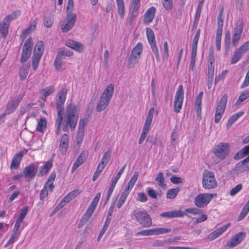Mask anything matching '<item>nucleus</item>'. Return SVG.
<instances>
[{
    "instance_id": "nucleus-1",
    "label": "nucleus",
    "mask_w": 249,
    "mask_h": 249,
    "mask_svg": "<svg viewBox=\"0 0 249 249\" xmlns=\"http://www.w3.org/2000/svg\"><path fill=\"white\" fill-rule=\"evenodd\" d=\"M78 120V114L75 105L71 103L69 104L66 107L64 116L61 114V111L57 113V118L55 124L56 127V134L59 135L60 134L62 125V130L64 132H67L69 127L71 130H74L77 125Z\"/></svg>"
},
{
    "instance_id": "nucleus-2",
    "label": "nucleus",
    "mask_w": 249,
    "mask_h": 249,
    "mask_svg": "<svg viewBox=\"0 0 249 249\" xmlns=\"http://www.w3.org/2000/svg\"><path fill=\"white\" fill-rule=\"evenodd\" d=\"M114 85L110 84L107 86L98 102L96 109L98 112L104 110L109 105L114 91Z\"/></svg>"
},
{
    "instance_id": "nucleus-3",
    "label": "nucleus",
    "mask_w": 249,
    "mask_h": 249,
    "mask_svg": "<svg viewBox=\"0 0 249 249\" xmlns=\"http://www.w3.org/2000/svg\"><path fill=\"white\" fill-rule=\"evenodd\" d=\"M101 196V193H98L96 194L91 203L88 207L85 213L82 217L78 225V228H80L82 227L85 224L88 222L89 219L92 214L93 213L94 210L97 207V205L99 202L100 197Z\"/></svg>"
},
{
    "instance_id": "nucleus-4",
    "label": "nucleus",
    "mask_w": 249,
    "mask_h": 249,
    "mask_svg": "<svg viewBox=\"0 0 249 249\" xmlns=\"http://www.w3.org/2000/svg\"><path fill=\"white\" fill-rule=\"evenodd\" d=\"M131 216L134 217L136 221L142 226L148 228L152 225V219L149 214L145 210H135L132 213Z\"/></svg>"
},
{
    "instance_id": "nucleus-5",
    "label": "nucleus",
    "mask_w": 249,
    "mask_h": 249,
    "mask_svg": "<svg viewBox=\"0 0 249 249\" xmlns=\"http://www.w3.org/2000/svg\"><path fill=\"white\" fill-rule=\"evenodd\" d=\"M143 50V46L141 42L138 43L133 49L128 59L127 67L133 68L141 58Z\"/></svg>"
},
{
    "instance_id": "nucleus-6",
    "label": "nucleus",
    "mask_w": 249,
    "mask_h": 249,
    "mask_svg": "<svg viewBox=\"0 0 249 249\" xmlns=\"http://www.w3.org/2000/svg\"><path fill=\"white\" fill-rule=\"evenodd\" d=\"M154 112V107H151L148 111L145 122L143 126L142 132L138 141L139 144H141L143 142L147 136V134L150 129V125L153 120Z\"/></svg>"
},
{
    "instance_id": "nucleus-7",
    "label": "nucleus",
    "mask_w": 249,
    "mask_h": 249,
    "mask_svg": "<svg viewBox=\"0 0 249 249\" xmlns=\"http://www.w3.org/2000/svg\"><path fill=\"white\" fill-rule=\"evenodd\" d=\"M230 149L229 143L221 142L214 147L213 152L219 159L224 160L229 155Z\"/></svg>"
},
{
    "instance_id": "nucleus-8",
    "label": "nucleus",
    "mask_w": 249,
    "mask_h": 249,
    "mask_svg": "<svg viewBox=\"0 0 249 249\" xmlns=\"http://www.w3.org/2000/svg\"><path fill=\"white\" fill-rule=\"evenodd\" d=\"M227 101L228 95L227 94H224L221 98L216 107L214 120L215 123H218L220 121L225 111Z\"/></svg>"
},
{
    "instance_id": "nucleus-9",
    "label": "nucleus",
    "mask_w": 249,
    "mask_h": 249,
    "mask_svg": "<svg viewBox=\"0 0 249 249\" xmlns=\"http://www.w3.org/2000/svg\"><path fill=\"white\" fill-rule=\"evenodd\" d=\"M203 187L207 189H210L216 187L217 184L214 174L212 172L205 171L203 173Z\"/></svg>"
},
{
    "instance_id": "nucleus-10",
    "label": "nucleus",
    "mask_w": 249,
    "mask_h": 249,
    "mask_svg": "<svg viewBox=\"0 0 249 249\" xmlns=\"http://www.w3.org/2000/svg\"><path fill=\"white\" fill-rule=\"evenodd\" d=\"M215 194L203 193L198 195L195 198V204L199 208H202L207 206Z\"/></svg>"
},
{
    "instance_id": "nucleus-11",
    "label": "nucleus",
    "mask_w": 249,
    "mask_h": 249,
    "mask_svg": "<svg viewBox=\"0 0 249 249\" xmlns=\"http://www.w3.org/2000/svg\"><path fill=\"white\" fill-rule=\"evenodd\" d=\"M244 24L243 19H239L235 24L232 39V44L234 47L238 45L239 40L243 31Z\"/></svg>"
},
{
    "instance_id": "nucleus-12",
    "label": "nucleus",
    "mask_w": 249,
    "mask_h": 249,
    "mask_svg": "<svg viewBox=\"0 0 249 249\" xmlns=\"http://www.w3.org/2000/svg\"><path fill=\"white\" fill-rule=\"evenodd\" d=\"M33 45V41L31 37H29L25 41L21 53L20 62L23 63L30 57Z\"/></svg>"
},
{
    "instance_id": "nucleus-13",
    "label": "nucleus",
    "mask_w": 249,
    "mask_h": 249,
    "mask_svg": "<svg viewBox=\"0 0 249 249\" xmlns=\"http://www.w3.org/2000/svg\"><path fill=\"white\" fill-rule=\"evenodd\" d=\"M184 99V91L183 86L180 85L178 86V90L176 93L175 101L174 103V107L175 111L177 113L180 112Z\"/></svg>"
},
{
    "instance_id": "nucleus-14",
    "label": "nucleus",
    "mask_w": 249,
    "mask_h": 249,
    "mask_svg": "<svg viewBox=\"0 0 249 249\" xmlns=\"http://www.w3.org/2000/svg\"><path fill=\"white\" fill-rule=\"evenodd\" d=\"M67 90L66 88L62 89L57 93L56 99V108L57 113L61 111V114L63 115V105L65 103Z\"/></svg>"
},
{
    "instance_id": "nucleus-15",
    "label": "nucleus",
    "mask_w": 249,
    "mask_h": 249,
    "mask_svg": "<svg viewBox=\"0 0 249 249\" xmlns=\"http://www.w3.org/2000/svg\"><path fill=\"white\" fill-rule=\"evenodd\" d=\"M38 164L31 163L25 167L23 170L24 177L29 179H33L35 177L38 170Z\"/></svg>"
},
{
    "instance_id": "nucleus-16",
    "label": "nucleus",
    "mask_w": 249,
    "mask_h": 249,
    "mask_svg": "<svg viewBox=\"0 0 249 249\" xmlns=\"http://www.w3.org/2000/svg\"><path fill=\"white\" fill-rule=\"evenodd\" d=\"M76 18V15L75 13H71L67 16L66 22L62 26V32L66 33L70 31L74 26Z\"/></svg>"
},
{
    "instance_id": "nucleus-17",
    "label": "nucleus",
    "mask_w": 249,
    "mask_h": 249,
    "mask_svg": "<svg viewBox=\"0 0 249 249\" xmlns=\"http://www.w3.org/2000/svg\"><path fill=\"white\" fill-rule=\"evenodd\" d=\"M245 232H240L233 236L227 243L228 246L233 248L238 245L245 237Z\"/></svg>"
},
{
    "instance_id": "nucleus-18",
    "label": "nucleus",
    "mask_w": 249,
    "mask_h": 249,
    "mask_svg": "<svg viewBox=\"0 0 249 249\" xmlns=\"http://www.w3.org/2000/svg\"><path fill=\"white\" fill-rule=\"evenodd\" d=\"M156 11V9L152 6L147 9L144 14L143 23L145 25H148L152 22Z\"/></svg>"
},
{
    "instance_id": "nucleus-19",
    "label": "nucleus",
    "mask_w": 249,
    "mask_h": 249,
    "mask_svg": "<svg viewBox=\"0 0 249 249\" xmlns=\"http://www.w3.org/2000/svg\"><path fill=\"white\" fill-rule=\"evenodd\" d=\"M168 244L169 242L165 240H157L152 243V247L166 248L168 249H191L190 248L185 247L168 246Z\"/></svg>"
},
{
    "instance_id": "nucleus-20",
    "label": "nucleus",
    "mask_w": 249,
    "mask_h": 249,
    "mask_svg": "<svg viewBox=\"0 0 249 249\" xmlns=\"http://www.w3.org/2000/svg\"><path fill=\"white\" fill-rule=\"evenodd\" d=\"M231 224L228 223L223 226L216 229L214 231L211 232L208 236V239L213 240L216 239L219 236L221 235L230 226Z\"/></svg>"
},
{
    "instance_id": "nucleus-21",
    "label": "nucleus",
    "mask_w": 249,
    "mask_h": 249,
    "mask_svg": "<svg viewBox=\"0 0 249 249\" xmlns=\"http://www.w3.org/2000/svg\"><path fill=\"white\" fill-rule=\"evenodd\" d=\"M185 213L180 210H175L162 213L160 216L163 217L174 218L183 217Z\"/></svg>"
},
{
    "instance_id": "nucleus-22",
    "label": "nucleus",
    "mask_w": 249,
    "mask_h": 249,
    "mask_svg": "<svg viewBox=\"0 0 249 249\" xmlns=\"http://www.w3.org/2000/svg\"><path fill=\"white\" fill-rule=\"evenodd\" d=\"M21 100V98H17L13 99L11 102H9L5 109V114H9L14 110H15L17 107L18 106Z\"/></svg>"
},
{
    "instance_id": "nucleus-23",
    "label": "nucleus",
    "mask_w": 249,
    "mask_h": 249,
    "mask_svg": "<svg viewBox=\"0 0 249 249\" xmlns=\"http://www.w3.org/2000/svg\"><path fill=\"white\" fill-rule=\"evenodd\" d=\"M66 45L78 52H81L84 49V46L82 43L73 40H67Z\"/></svg>"
},
{
    "instance_id": "nucleus-24",
    "label": "nucleus",
    "mask_w": 249,
    "mask_h": 249,
    "mask_svg": "<svg viewBox=\"0 0 249 249\" xmlns=\"http://www.w3.org/2000/svg\"><path fill=\"white\" fill-rule=\"evenodd\" d=\"M86 159V155L85 152H82L78 156L74 162L72 169L71 173H73L81 165H82Z\"/></svg>"
},
{
    "instance_id": "nucleus-25",
    "label": "nucleus",
    "mask_w": 249,
    "mask_h": 249,
    "mask_svg": "<svg viewBox=\"0 0 249 249\" xmlns=\"http://www.w3.org/2000/svg\"><path fill=\"white\" fill-rule=\"evenodd\" d=\"M52 166L53 160L51 159L40 167L38 176L41 177L47 174Z\"/></svg>"
},
{
    "instance_id": "nucleus-26",
    "label": "nucleus",
    "mask_w": 249,
    "mask_h": 249,
    "mask_svg": "<svg viewBox=\"0 0 249 249\" xmlns=\"http://www.w3.org/2000/svg\"><path fill=\"white\" fill-rule=\"evenodd\" d=\"M10 25V24L4 19L0 22V35L2 38H5L7 36Z\"/></svg>"
},
{
    "instance_id": "nucleus-27",
    "label": "nucleus",
    "mask_w": 249,
    "mask_h": 249,
    "mask_svg": "<svg viewBox=\"0 0 249 249\" xmlns=\"http://www.w3.org/2000/svg\"><path fill=\"white\" fill-rule=\"evenodd\" d=\"M249 162V160L246 158L241 162H238L236 165V170L237 172L243 173L246 171L249 170V164L247 163Z\"/></svg>"
},
{
    "instance_id": "nucleus-28",
    "label": "nucleus",
    "mask_w": 249,
    "mask_h": 249,
    "mask_svg": "<svg viewBox=\"0 0 249 249\" xmlns=\"http://www.w3.org/2000/svg\"><path fill=\"white\" fill-rule=\"evenodd\" d=\"M245 53L242 50V48H238L234 53L231 59V64H234L237 63Z\"/></svg>"
},
{
    "instance_id": "nucleus-29",
    "label": "nucleus",
    "mask_w": 249,
    "mask_h": 249,
    "mask_svg": "<svg viewBox=\"0 0 249 249\" xmlns=\"http://www.w3.org/2000/svg\"><path fill=\"white\" fill-rule=\"evenodd\" d=\"M73 52L68 49L60 50L58 52L55 59H58V60H59L65 61V56H71Z\"/></svg>"
},
{
    "instance_id": "nucleus-30",
    "label": "nucleus",
    "mask_w": 249,
    "mask_h": 249,
    "mask_svg": "<svg viewBox=\"0 0 249 249\" xmlns=\"http://www.w3.org/2000/svg\"><path fill=\"white\" fill-rule=\"evenodd\" d=\"M44 50L43 42L37 41L35 45L34 50V55L41 57Z\"/></svg>"
},
{
    "instance_id": "nucleus-31",
    "label": "nucleus",
    "mask_w": 249,
    "mask_h": 249,
    "mask_svg": "<svg viewBox=\"0 0 249 249\" xmlns=\"http://www.w3.org/2000/svg\"><path fill=\"white\" fill-rule=\"evenodd\" d=\"M68 147V136L66 134L62 135L60 140L59 149L64 154L65 153Z\"/></svg>"
},
{
    "instance_id": "nucleus-32",
    "label": "nucleus",
    "mask_w": 249,
    "mask_h": 249,
    "mask_svg": "<svg viewBox=\"0 0 249 249\" xmlns=\"http://www.w3.org/2000/svg\"><path fill=\"white\" fill-rule=\"evenodd\" d=\"M208 61L209 63L208 70L214 71L215 57L213 47H211L209 49Z\"/></svg>"
},
{
    "instance_id": "nucleus-33",
    "label": "nucleus",
    "mask_w": 249,
    "mask_h": 249,
    "mask_svg": "<svg viewBox=\"0 0 249 249\" xmlns=\"http://www.w3.org/2000/svg\"><path fill=\"white\" fill-rule=\"evenodd\" d=\"M138 176L139 173L138 172H135L130 178V180L129 181L127 186L124 188V191H126L128 194L130 193V190L132 189L138 179Z\"/></svg>"
},
{
    "instance_id": "nucleus-34",
    "label": "nucleus",
    "mask_w": 249,
    "mask_h": 249,
    "mask_svg": "<svg viewBox=\"0 0 249 249\" xmlns=\"http://www.w3.org/2000/svg\"><path fill=\"white\" fill-rule=\"evenodd\" d=\"M36 22L35 20L29 26L24 30H23L21 34V37L23 38H25L27 37V36L34 31L36 28Z\"/></svg>"
},
{
    "instance_id": "nucleus-35",
    "label": "nucleus",
    "mask_w": 249,
    "mask_h": 249,
    "mask_svg": "<svg viewBox=\"0 0 249 249\" xmlns=\"http://www.w3.org/2000/svg\"><path fill=\"white\" fill-rule=\"evenodd\" d=\"M249 153V144L242 148L234 155V159L238 160L243 158Z\"/></svg>"
},
{
    "instance_id": "nucleus-36",
    "label": "nucleus",
    "mask_w": 249,
    "mask_h": 249,
    "mask_svg": "<svg viewBox=\"0 0 249 249\" xmlns=\"http://www.w3.org/2000/svg\"><path fill=\"white\" fill-rule=\"evenodd\" d=\"M21 14V11L18 10L13 11L11 14L7 15L3 19L10 24L12 20H14L18 18Z\"/></svg>"
},
{
    "instance_id": "nucleus-37",
    "label": "nucleus",
    "mask_w": 249,
    "mask_h": 249,
    "mask_svg": "<svg viewBox=\"0 0 249 249\" xmlns=\"http://www.w3.org/2000/svg\"><path fill=\"white\" fill-rule=\"evenodd\" d=\"M117 5V12L121 18L123 19L125 13V7L123 0H116Z\"/></svg>"
},
{
    "instance_id": "nucleus-38",
    "label": "nucleus",
    "mask_w": 249,
    "mask_h": 249,
    "mask_svg": "<svg viewBox=\"0 0 249 249\" xmlns=\"http://www.w3.org/2000/svg\"><path fill=\"white\" fill-rule=\"evenodd\" d=\"M47 127V122L45 118H41L37 122L36 130L43 133Z\"/></svg>"
},
{
    "instance_id": "nucleus-39",
    "label": "nucleus",
    "mask_w": 249,
    "mask_h": 249,
    "mask_svg": "<svg viewBox=\"0 0 249 249\" xmlns=\"http://www.w3.org/2000/svg\"><path fill=\"white\" fill-rule=\"evenodd\" d=\"M147 38L150 45L156 44L155 35L152 30L150 28L146 29Z\"/></svg>"
},
{
    "instance_id": "nucleus-40",
    "label": "nucleus",
    "mask_w": 249,
    "mask_h": 249,
    "mask_svg": "<svg viewBox=\"0 0 249 249\" xmlns=\"http://www.w3.org/2000/svg\"><path fill=\"white\" fill-rule=\"evenodd\" d=\"M156 180L158 182V185L162 188H165L167 187L166 184L164 183L165 178L162 172L160 173L158 175L156 178Z\"/></svg>"
},
{
    "instance_id": "nucleus-41",
    "label": "nucleus",
    "mask_w": 249,
    "mask_h": 249,
    "mask_svg": "<svg viewBox=\"0 0 249 249\" xmlns=\"http://www.w3.org/2000/svg\"><path fill=\"white\" fill-rule=\"evenodd\" d=\"M180 189L178 188H175L169 190L166 194L167 198L173 199L176 197Z\"/></svg>"
},
{
    "instance_id": "nucleus-42",
    "label": "nucleus",
    "mask_w": 249,
    "mask_h": 249,
    "mask_svg": "<svg viewBox=\"0 0 249 249\" xmlns=\"http://www.w3.org/2000/svg\"><path fill=\"white\" fill-rule=\"evenodd\" d=\"M29 66H23L19 70V76L21 80H24L26 79L27 75L28 73Z\"/></svg>"
},
{
    "instance_id": "nucleus-43",
    "label": "nucleus",
    "mask_w": 249,
    "mask_h": 249,
    "mask_svg": "<svg viewBox=\"0 0 249 249\" xmlns=\"http://www.w3.org/2000/svg\"><path fill=\"white\" fill-rule=\"evenodd\" d=\"M54 88L53 86H50L43 89L41 90L42 94L46 98L47 96L51 95L54 91Z\"/></svg>"
},
{
    "instance_id": "nucleus-44",
    "label": "nucleus",
    "mask_w": 249,
    "mask_h": 249,
    "mask_svg": "<svg viewBox=\"0 0 249 249\" xmlns=\"http://www.w3.org/2000/svg\"><path fill=\"white\" fill-rule=\"evenodd\" d=\"M55 59L54 62V66L57 71H62L65 66L66 62L65 61L59 60Z\"/></svg>"
},
{
    "instance_id": "nucleus-45",
    "label": "nucleus",
    "mask_w": 249,
    "mask_h": 249,
    "mask_svg": "<svg viewBox=\"0 0 249 249\" xmlns=\"http://www.w3.org/2000/svg\"><path fill=\"white\" fill-rule=\"evenodd\" d=\"M128 195L129 194L127 193L126 191H123L117 204V207L118 209H120L122 206Z\"/></svg>"
},
{
    "instance_id": "nucleus-46",
    "label": "nucleus",
    "mask_w": 249,
    "mask_h": 249,
    "mask_svg": "<svg viewBox=\"0 0 249 249\" xmlns=\"http://www.w3.org/2000/svg\"><path fill=\"white\" fill-rule=\"evenodd\" d=\"M140 7V0H132L129 11L138 13Z\"/></svg>"
},
{
    "instance_id": "nucleus-47",
    "label": "nucleus",
    "mask_w": 249,
    "mask_h": 249,
    "mask_svg": "<svg viewBox=\"0 0 249 249\" xmlns=\"http://www.w3.org/2000/svg\"><path fill=\"white\" fill-rule=\"evenodd\" d=\"M110 223V222L109 221V218H106L104 225L101 231H100V232L99 233V234L98 235V238H97L98 241H99L100 240V239L102 238V237L103 236V235L104 234V233L106 231L108 227L109 226Z\"/></svg>"
},
{
    "instance_id": "nucleus-48",
    "label": "nucleus",
    "mask_w": 249,
    "mask_h": 249,
    "mask_svg": "<svg viewBox=\"0 0 249 249\" xmlns=\"http://www.w3.org/2000/svg\"><path fill=\"white\" fill-rule=\"evenodd\" d=\"M248 98H249V91H244L240 95L238 99L235 103V104L236 105H239Z\"/></svg>"
},
{
    "instance_id": "nucleus-49",
    "label": "nucleus",
    "mask_w": 249,
    "mask_h": 249,
    "mask_svg": "<svg viewBox=\"0 0 249 249\" xmlns=\"http://www.w3.org/2000/svg\"><path fill=\"white\" fill-rule=\"evenodd\" d=\"M169 50L168 46V43L167 41H165L163 43V54H162V60L165 61L168 59L169 57Z\"/></svg>"
},
{
    "instance_id": "nucleus-50",
    "label": "nucleus",
    "mask_w": 249,
    "mask_h": 249,
    "mask_svg": "<svg viewBox=\"0 0 249 249\" xmlns=\"http://www.w3.org/2000/svg\"><path fill=\"white\" fill-rule=\"evenodd\" d=\"M214 76V71L208 70L207 78V87L209 89L212 88Z\"/></svg>"
},
{
    "instance_id": "nucleus-51",
    "label": "nucleus",
    "mask_w": 249,
    "mask_h": 249,
    "mask_svg": "<svg viewBox=\"0 0 249 249\" xmlns=\"http://www.w3.org/2000/svg\"><path fill=\"white\" fill-rule=\"evenodd\" d=\"M111 158V151H107L103 155L101 160L100 161V163L102 164H104L105 165L107 164L108 161H109Z\"/></svg>"
},
{
    "instance_id": "nucleus-52",
    "label": "nucleus",
    "mask_w": 249,
    "mask_h": 249,
    "mask_svg": "<svg viewBox=\"0 0 249 249\" xmlns=\"http://www.w3.org/2000/svg\"><path fill=\"white\" fill-rule=\"evenodd\" d=\"M231 35L230 32L228 31L226 33L225 36V40H224V43H225V47L226 51H229L230 48V45H231Z\"/></svg>"
},
{
    "instance_id": "nucleus-53",
    "label": "nucleus",
    "mask_w": 249,
    "mask_h": 249,
    "mask_svg": "<svg viewBox=\"0 0 249 249\" xmlns=\"http://www.w3.org/2000/svg\"><path fill=\"white\" fill-rule=\"evenodd\" d=\"M249 212V205L246 204L243 207L239 216H238V220L240 221L242 220Z\"/></svg>"
},
{
    "instance_id": "nucleus-54",
    "label": "nucleus",
    "mask_w": 249,
    "mask_h": 249,
    "mask_svg": "<svg viewBox=\"0 0 249 249\" xmlns=\"http://www.w3.org/2000/svg\"><path fill=\"white\" fill-rule=\"evenodd\" d=\"M170 229H168L164 228H158L153 229L154 235H159L166 233L170 232Z\"/></svg>"
},
{
    "instance_id": "nucleus-55",
    "label": "nucleus",
    "mask_w": 249,
    "mask_h": 249,
    "mask_svg": "<svg viewBox=\"0 0 249 249\" xmlns=\"http://www.w3.org/2000/svg\"><path fill=\"white\" fill-rule=\"evenodd\" d=\"M28 207L27 206L24 207L21 210V213L17 220L22 222L24 220V219L25 218V217L28 213Z\"/></svg>"
},
{
    "instance_id": "nucleus-56",
    "label": "nucleus",
    "mask_w": 249,
    "mask_h": 249,
    "mask_svg": "<svg viewBox=\"0 0 249 249\" xmlns=\"http://www.w3.org/2000/svg\"><path fill=\"white\" fill-rule=\"evenodd\" d=\"M84 132L85 130L78 129L76 138V142L78 144L82 143L83 140Z\"/></svg>"
},
{
    "instance_id": "nucleus-57",
    "label": "nucleus",
    "mask_w": 249,
    "mask_h": 249,
    "mask_svg": "<svg viewBox=\"0 0 249 249\" xmlns=\"http://www.w3.org/2000/svg\"><path fill=\"white\" fill-rule=\"evenodd\" d=\"M154 235L153 229L142 230L141 231L138 232L136 235H142V236H149Z\"/></svg>"
},
{
    "instance_id": "nucleus-58",
    "label": "nucleus",
    "mask_w": 249,
    "mask_h": 249,
    "mask_svg": "<svg viewBox=\"0 0 249 249\" xmlns=\"http://www.w3.org/2000/svg\"><path fill=\"white\" fill-rule=\"evenodd\" d=\"M242 189V185L241 184H237L235 187L232 188L230 192V195L231 196H234L237 194Z\"/></svg>"
},
{
    "instance_id": "nucleus-59",
    "label": "nucleus",
    "mask_w": 249,
    "mask_h": 249,
    "mask_svg": "<svg viewBox=\"0 0 249 249\" xmlns=\"http://www.w3.org/2000/svg\"><path fill=\"white\" fill-rule=\"evenodd\" d=\"M89 120L88 118H81L79 122L78 129L84 130L85 126L88 124Z\"/></svg>"
},
{
    "instance_id": "nucleus-60",
    "label": "nucleus",
    "mask_w": 249,
    "mask_h": 249,
    "mask_svg": "<svg viewBox=\"0 0 249 249\" xmlns=\"http://www.w3.org/2000/svg\"><path fill=\"white\" fill-rule=\"evenodd\" d=\"M20 160H21L14 156L11 161V168L15 169H18L19 166Z\"/></svg>"
},
{
    "instance_id": "nucleus-61",
    "label": "nucleus",
    "mask_w": 249,
    "mask_h": 249,
    "mask_svg": "<svg viewBox=\"0 0 249 249\" xmlns=\"http://www.w3.org/2000/svg\"><path fill=\"white\" fill-rule=\"evenodd\" d=\"M138 15V13L129 11L128 22L131 25Z\"/></svg>"
},
{
    "instance_id": "nucleus-62",
    "label": "nucleus",
    "mask_w": 249,
    "mask_h": 249,
    "mask_svg": "<svg viewBox=\"0 0 249 249\" xmlns=\"http://www.w3.org/2000/svg\"><path fill=\"white\" fill-rule=\"evenodd\" d=\"M41 57L39 56H37L35 55H33V61H32V66L33 70L36 71L39 65V62Z\"/></svg>"
},
{
    "instance_id": "nucleus-63",
    "label": "nucleus",
    "mask_w": 249,
    "mask_h": 249,
    "mask_svg": "<svg viewBox=\"0 0 249 249\" xmlns=\"http://www.w3.org/2000/svg\"><path fill=\"white\" fill-rule=\"evenodd\" d=\"M48 195V185L45 184L40 194V200L44 199Z\"/></svg>"
},
{
    "instance_id": "nucleus-64",
    "label": "nucleus",
    "mask_w": 249,
    "mask_h": 249,
    "mask_svg": "<svg viewBox=\"0 0 249 249\" xmlns=\"http://www.w3.org/2000/svg\"><path fill=\"white\" fill-rule=\"evenodd\" d=\"M146 192L148 196L152 198L157 199L158 194L156 191L151 188H147L146 189Z\"/></svg>"
}]
</instances>
